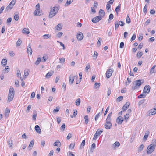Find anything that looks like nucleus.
<instances>
[{
  "label": "nucleus",
  "mask_w": 156,
  "mask_h": 156,
  "mask_svg": "<svg viewBox=\"0 0 156 156\" xmlns=\"http://www.w3.org/2000/svg\"><path fill=\"white\" fill-rule=\"evenodd\" d=\"M101 113L100 112H99V113L98 114H97L96 115L95 117V120L96 121L98 120V118L99 117L100 115H101Z\"/></svg>",
  "instance_id": "nucleus-44"
},
{
  "label": "nucleus",
  "mask_w": 156,
  "mask_h": 156,
  "mask_svg": "<svg viewBox=\"0 0 156 156\" xmlns=\"http://www.w3.org/2000/svg\"><path fill=\"white\" fill-rule=\"evenodd\" d=\"M14 96V91L12 87H10L9 90L7 101L10 102L12 101Z\"/></svg>",
  "instance_id": "nucleus-3"
},
{
  "label": "nucleus",
  "mask_w": 156,
  "mask_h": 156,
  "mask_svg": "<svg viewBox=\"0 0 156 156\" xmlns=\"http://www.w3.org/2000/svg\"><path fill=\"white\" fill-rule=\"evenodd\" d=\"M19 15L18 14H16L14 16V20L16 21H18L19 20Z\"/></svg>",
  "instance_id": "nucleus-46"
},
{
  "label": "nucleus",
  "mask_w": 156,
  "mask_h": 156,
  "mask_svg": "<svg viewBox=\"0 0 156 156\" xmlns=\"http://www.w3.org/2000/svg\"><path fill=\"white\" fill-rule=\"evenodd\" d=\"M111 7V5L109 3H108L106 5V9L108 10H108H109Z\"/></svg>",
  "instance_id": "nucleus-62"
},
{
  "label": "nucleus",
  "mask_w": 156,
  "mask_h": 156,
  "mask_svg": "<svg viewBox=\"0 0 156 156\" xmlns=\"http://www.w3.org/2000/svg\"><path fill=\"white\" fill-rule=\"evenodd\" d=\"M100 86V83H95L94 85V89H98Z\"/></svg>",
  "instance_id": "nucleus-23"
},
{
  "label": "nucleus",
  "mask_w": 156,
  "mask_h": 156,
  "mask_svg": "<svg viewBox=\"0 0 156 156\" xmlns=\"http://www.w3.org/2000/svg\"><path fill=\"white\" fill-rule=\"evenodd\" d=\"M52 75V73L51 72H48L46 75L45 77L47 78H49Z\"/></svg>",
  "instance_id": "nucleus-41"
},
{
  "label": "nucleus",
  "mask_w": 156,
  "mask_h": 156,
  "mask_svg": "<svg viewBox=\"0 0 156 156\" xmlns=\"http://www.w3.org/2000/svg\"><path fill=\"white\" fill-rule=\"evenodd\" d=\"M29 74V72L28 71L25 72L24 74V77H26Z\"/></svg>",
  "instance_id": "nucleus-64"
},
{
  "label": "nucleus",
  "mask_w": 156,
  "mask_h": 156,
  "mask_svg": "<svg viewBox=\"0 0 156 156\" xmlns=\"http://www.w3.org/2000/svg\"><path fill=\"white\" fill-rule=\"evenodd\" d=\"M123 98V97L122 96L119 97L118 98H117V100L119 101L120 102L122 101Z\"/></svg>",
  "instance_id": "nucleus-58"
},
{
  "label": "nucleus",
  "mask_w": 156,
  "mask_h": 156,
  "mask_svg": "<svg viewBox=\"0 0 156 156\" xmlns=\"http://www.w3.org/2000/svg\"><path fill=\"white\" fill-rule=\"evenodd\" d=\"M98 56V53L96 51H94V54L93 55V57L95 59H96L97 58Z\"/></svg>",
  "instance_id": "nucleus-37"
},
{
  "label": "nucleus",
  "mask_w": 156,
  "mask_h": 156,
  "mask_svg": "<svg viewBox=\"0 0 156 156\" xmlns=\"http://www.w3.org/2000/svg\"><path fill=\"white\" fill-rule=\"evenodd\" d=\"M151 87L150 86L148 85H147L144 87L143 90V93L148 94L150 91Z\"/></svg>",
  "instance_id": "nucleus-7"
},
{
  "label": "nucleus",
  "mask_w": 156,
  "mask_h": 156,
  "mask_svg": "<svg viewBox=\"0 0 156 156\" xmlns=\"http://www.w3.org/2000/svg\"><path fill=\"white\" fill-rule=\"evenodd\" d=\"M7 63V60L6 59L3 58L1 61V64L3 66H5Z\"/></svg>",
  "instance_id": "nucleus-21"
},
{
  "label": "nucleus",
  "mask_w": 156,
  "mask_h": 156,
  "mask_svg": "<svg viewBox=\"0 0 156 156\" xmlns=\"http://www.w3.org/2000/svg\"><path fill=\"white\" fill-rule=\"evenodd\" d=\"M63 33L61 32H58L57 34V37L58 38H60L62 35Z\"/></svg>",
  "instance_id": "nucleus-52"
},
{
  "label": "nucleus",
  "mask_w": 156,
  "mask_h": 156,
  "mask_svg": "<svg viewBox=\"0 0 156 156\" xmlns=\"http://www.w3.org/2000/svg\"><path fill=\"white\" fill-rule=\"evenodd\" d=\"M73 1V0H67L66 3L65 4V6H66L69 5Z\"/></svg>",
  "instance_id": "nucleus-29"
},
{
  "label": "nucleus",
  "mask_w": 156,
  "mask_h": 156,
  "mask_svg": "<svg viewBox=\"0 0 156 156\" xmlns=\"http://www.w3.org/2000/svg\"><path fill=\"white\" fill-rule=\"evenodd\" d=\"M9 66H6V67H5V69L4 70H3V71H4V73L5 72H9Z\"/></svg>",
  "instance_id": "nucleus-43"
},
{
  "label": "nucleus",
  "mask_w": 156,
  "mask_h": 156,
  "mask_svg": "<svg viewBox=\"0 0 156 156\" xmlns=\"http://www.w3.org/2000/svg\"><path fill=\"white\" fill-rule=\"evenodd\" d=\"M23 33H26L29 34L30 33L29 30L28 28H24L23 30Z\"/></svg>",
  "instance_id": "nucleus-24"
},
{
  "label": "nucleus",
  "mask_w": 156,
  "mask_h": 156,
  "mask_svg": "<svg viewBox=\"0 0 156 156\" xmlns=\"http://www.w3.org/2000/svg\"><path fill=\"white\" fill-rule=\"evenodd\" d=\"M81 102L80 99L78 98L75 101V104L77 106H79Z\"/></svg>",
  "instance_id": "nucleus-26"
},
{
  "label": "nucleus",
  "mask_w": 156,
  "mask_h": 156,
  "mask_svg": "<svg viewBox=\"0 0 156 156\" xmlns=\"http://www.w3.org/2000/svg\"><path fill=\"white\" fill-rule=\"evenodd\" d=\"M124 43L123 42H122L120 43V48H123L124 46Z\"/></svg>",
  "instance_id": "nucleus-63"
},
{
  "label": "nucleus",
  "mask_w": 156,
  "mask_h": 156,
  "mask_svg": "<svg viewBox=\"0 0 156 156\" xmlns=\"http://www.w3.org/2000/svg\"><path fill=\"white\" fill-rule=\"evenodd\" d=\"M119 27V23L117 21H116L115 22V30H116V29L118 28Z\"/></svg>",
  "instance_id": "nucleus-48"
},
{
  "label": "nucleus",
  "mask_w": 156,
  "mask_h": 156,
  "mask_svg": "<svg viewBox=\"0 0 156 156\" xmlns=\"http://www.w3.org/2000/svg\"><path fill=\"white\" fill-rule=\"evenodd\" d=\"M77 110L76 111H74L73 112V115H70L71 117L72 118H73L74 117H75L77 115Z\"/></svg>",
  "instance_id": "nucleus-49"
},
{
  "label": "nucleus",
  "mask_w": 156,
  "mask_h": 156,
  "mask_svg": "<svg viewBox=\"0 0 156 156\" xmlns=\"http://www.w3.org/2000/svg\"><path fill=\"white\" fill-rule=\"evenodd\" d=\"M112 126V124L111 122H107L106 121V123L104 125L105 127L107 129H109L111 128Z\"/></svg>",
  "instance_id": "nucleus-9"
},
{
  "label": "nucleus",
  "mask_w": 156,
  "mask_h": 156,
  "mask_svg": "<svg viewBox=\"0 0 156 156\" xmlns=\"http://www.w3.org/2000/svg\"><path fill=\"white\" fill-rule=\"evenodd\" d=\"M107 31L108 32V34L109 37H110L112 36V33L111 32V29H109L108 28Z\"/></svg>",
  "instance_id": "nucleus-39"
},
{
  "label": "nucleus",
  "mask_w": 156,
  "mask_h": 156,
  "mask_svg": "<svg viewBox=\"0 0 156 156\" xmlns=\"http://www.w3.org/2000/svg\"><path fill=\"white\" fill-rule=\"evenodd\" d=\"M74 80V76L72 74L70 75L69 77V82H70L72 84Z\"/></svg>",
  "instance_id": "nucleus-22"
},
{
  "label": "nucleus",
  "mask_w": 156,
  "mask_h": 156,
  "mask_svg": "<svg viewBox=\"0 0 156 156\" xmlns=\"http://www.w3.org/2000/svg\"><path fill=\"white\" fill-rule=\"evenodd\" d=\"M126 23L128 24L129 23L131 22L130 19L128 15L126 18Z\"/></svg>",
  "instance_id": "nucleus-35"
},
{
  "label": "nucleus",
  "mask_w": 156,
  "mask_h": 156,
  "mask_svg": "<svg viewBox=\"0 0 156 156\" xmlns=\"http://www.w3.org/2000/svg\"><path fill=\"white\" fill-rule=\"evenodd\" d=\"M114 17V16L112 14H110L109 17L108 21H111L112 20Z\"/></svg>",
  "instance_id": "nucleus-47"
},
{
  "label": "nucleus",
  "mask_w": 156,
  "mask_h": 156,
  "mask_svg": "<svg viewBox=\"0 0 156 156\" xmlns=\"http://www.w3.org/2000/svg\"><path fill=\"white\" fill-rule=\"evenodd\" d=\"M9 145L10 147L12 146L13 144L12 141V140H9L8 141Z\"/></svg>",
  "instance_id": "nucleus-53"
},
{
  "label": "nucleus",
  "mask_w": 156,
  "mask_h": 156,
  "mask_svg": "<svg viewBox=\"0 0 156 156\" xmlns=\"http://www.w3.org/2000/svg\"><path fill=\"white\" fill-rule=\"evenodd\" d=\"M83 34L81 32H79L77 34L76 36V37L77 39L79 40H81L83 39Z\"/></svg>",
  "instance_id": "nucleus-10"
},
{
  "label": "nucleus",
  "mask_w": 156,
  "mask_h": 156,
  "mask_svg": "<svg viewBox=\"0 0 156 156\" xmlns=\"http://www.w3.org/2000/svg\"><path fill=\"white\" fill-rule=\"evenodd\" d=\"M156 113V107L155 108H153L150 110V112L149 113V115L155 114Z\"/></svg>",
  "instance_id": "nucleus-15"
},
{
  "label": "nucleus",
  "mask_w": 156,
  "mask_h": 156,
  "mask_svg": "<svg viewBox=\"0 0 156 156\" xmlns=\"http://www.w3.org/2000/svg\"><path fill=\"white\" fill-rule=\"evenodd\" d=\"M99 14L100 15L99 16L102 17H103L105 16V12L104 10L103 9H100L99 12Z\"/></svg>",
  "instance_id": "nucleus-16"
},
{
  "label": "nucleus",
  "mask_w": 156,
  "mask_h": 156,
  "mask_svg": "<svg viewBox=\"0 0 156 156\" xmlns=\"http://www.w3.org/2000/svg\"><path fill=\"white\" fill-rule=\"evenodd\" d=\"M102 18L101 16H97L92 19L91 21L94 23H96L101 20Z\"/></svg>",
  "instance_id": "nucleus-8"
},
{
  "label": "nucleus",
  "mask_w": 156,
  "mask_h": 156,
  "mask_svg": "<svg viewBox=\"0 0 156 156\" xmlns=\"http://www.w3.org/2000/svg\"><path fill=\"white\" fill-rule=\"evenodd\" d=\"M10 112V110L9 109H8L7 108L6 109L4 115L5 116L6 118L8 117V116H9Z\"/></svg>",
  "instance_id": "nucleus-18"
},
{
  "label": "nucleus",
  "mask_w": 156,
  "mask_h": 156,
  "mask_svg": "<svg viewBox=\"0 0 156 156\" xmlns=\"http://www.w3.org/2000/svg\"><path fill=\"white\" fill-rule=\"evenodd\" d=\"M146 96V95L145 93L141 94L138 96V98H144Z\"/></svg>",
  "instance_id": "nucleus-45"
},
{
  "label": "nucleus",
  "mask_w": 156,
  "mask_h": 156,
  "mask_svg": "<svg viewBox=\"0 0 156 156\" xmlns=\"http://www.w3.org/2000/svg\"><path fill=\"white\" fill-rule=\"evenodd\" d=\"M22 43V41L20 40V39H18L16 42V46H20Z\"/></svg>",
  "instance_id": "nucleus-50"
},
{
  "label": "nucleus",
  "mask_w": 156,
  "mask_h": 156,
  "mask_svg": "<svg viewBox=\"0 0 156 156\" xmlns=\"http://www.w3.org/2000/svg\"><path fill=\"white\" fill-rule=\"evenodd\" d=\"M35 129L36 132L39 133L40 134L41 133V129L39 126L38 125H36L35 127Z\"/></svg>",
  "instance_id": "nucleus-17"
},
{
  "label": "nucleus",
  "mask_w": 156,
  "mask_h": 156,
  "mask_svg": "<svg viewBox=\"0 0 156 156\" xmlns=\"http://www.w3.org/2000/svg\"><path fill=\"white\" fill-rule=\"evenodd\" d=\"M62 25L59 24L57 26L56 29L57 30H60L62 29Z\"/></svg>",
  "instance_id": "nucleus-33"
},
{
  "label": "nucleus",
  "mask_w": 156,
  "mask_h": 156,
  "mask_svg": "<svg viewBox=\"0 0 156 156\" xmlns=\"http://www.w3.org/2000/svg\"><path fill=\"white\" fill-rule=\"evenodd\" d=\"M75 143H71L69 146V148L72 149H73L74 147Z\"/></svg>",
  "instance_id": "nucleus-57"
},
{
  "label": "nucleus",
  "mask_w": 156,
  "mask_h": 156,
  "mask_svg": "<svg viewBox=\"0 0 156 156\" xmlns=\"http://www.w3.org/2000/svg\"><path fill=\"white\" fill-rule=\"evenodd\" d=\"M15 2V0H12L9 5L6 8L5 11H8L11 10L13 7Z\"/></svg>",
  "instance_id": "nucleus-5"
},
{
  "label": "nucleus",
  "mask_w": 156,
  "mask_h": 156,
  "mask_svg": "<svg viewBox=\"0 0 156 156\" xmlns=\"http://www.w3.org/2000/svg\"><path fill=\"white\" fill-rule=\"evenodd\" d=\"M65 127V124L64 123L61 126L60 128L61 129H62V131H63L64 130Z\"/></svg>",
  "instance_id": "nucleus-56"
},
{
  "label": "nucleus",
  "mask_w": 156,
  "mask_h": 156,
  "mask_svg": "<svg viewBox=\"0 0 156 156\" xmlns=\"http://www.w3.org/2000/svg\"><path fill=\"white\" fill-rule=\"evenodd\" d=\"M103 132V129L102 130H101L100 131H98V130L96 132L95 134L99 136Z\"/></svg>",
  "instance_id": "nucleus-38"
},
{
  "label": "nucleus",
  "mask_w": 156,
  "mask_h": 156,
  "mask_svg": "<svg viewBox=\"0 0 156 156\" xmlns=\"http://www.w3.org/2000/svg\"><path fill=\"white\" fill-rule=\"evenodd\" d=\"M84 119H85V123L86 124H87L88 123L89 121L88 117L87 115H86L84 117Z\"/></svg>",
  "instance_id": "nucleus-28"
},
{
  "label": "nucleus",
  "mask_w": 156,
  "mask_h": 156,
  "mask_svg": "<svg viewBox=\"0 0 156 156\" xmlns=\"http://www.w3.org/2000/svg\"><path fill=\"white\" fill-rule=\"evenodd\" d=\"M145 101L144 99H143L142 100H140L139 101L138 103V105L139 106H140L141 104H143Z\"/></svg>",
  "instance_id": "nucleus-60"
},
{
  "label": "nucleus",
  "mask_w": 156,
  "mask_h": 156,
  "mask_svg": "<svg viewBox=\"0 0 156 156\" xmlns=\"http://www.w3.org/2000/svg\"><path fill=\"white\" fill-rule=\"evenodd\" d=\"M119 25L121 26H123L125 24V23L124 22L120 21L119 22Z\"/></svg>",
  "instance_id": "nucleus-61"
},
{
  "label": "nucleus",
  "mask_w": 156,
  "mask_h": 156,
  "mask_svg": "<svg viewBox=\"0 0 156 156\" xmlns=\"http://www.w3.org/2000/svg\"><path fill=\"white\" fill-rule=\"evenodd\" d=\"M147 5L146 4L143 9V12L144 13H146L147 12Z\"/></svg>",
  "instance_id": "nucleus-36"
},
{
  "label": "nucleus",
  "mask_w": 156,
  "mask_h": 156,
  "mask_svg": "<svg viewBox=\"0 0 156 156\" xmlns=\"http://www.w3.org/2000/svg\"><path fill=\"white\" fill-rule=\"evenodd\" d=\"M43 38L44 39H47L51 37V35L49 34H45L42 36Z\"/></svg>",
  "instance_id": "nucleus-27"
},
{
  "label": "nucleus",
  "mask_w": 156,
  "mask_h": 156,
  "mask_svg": "<svg viewBox=\"0 0 156 156\" xmlns=\"http://www.w3.org/2000/svg\"><path fill=\"white\" fill-rule=\"evenodd\" d=\"M143 82H141L140 80H137L135 81V85L133 86L132 88L133 90H135L139 88Z\"/></svg>",
  "instance_id": "nucleus-4"
},
{
  "label": "nucleus",
  "mask_w": 156,
  "mask_h": 156,
  "mask_svg": "<svg viewBox=\"0 0 156 156\" xmlns=\"http://www.w3.org/2000/svg\"><path fill=\"white\" fill-rule=\"evenodd\" d=\"M156 146V140H153L152 142L147 148V152L148 154H151L154 150Z\"/></svg>",
  "instance_id": "nucleus-1"
},
{
  "label": "nucleus",
  "mask_w": 156,
  "mask_h": 156,
  "mask_svg": "<svg viewBox=\"0 0 156 156\" xmlns=\"http://www.w3.org/2000/svg\"><path fill=\"white\" fill-rule=\"evenodd\" d=\"M121 8V4L119 5L118 6H117L115 9V11L117 13H118V12L120 11V9Z\"/></svg>",
  "instance_id": "nucleus-34"
},
{
  "label": "nucleus",
  "mask_w": 156,
  "mask_h": 156,
  "mask_svg": "<svg viewBox=\"0 0 156 156\" xmlns=\"http://www.w3.org/2000/svg\"><path fill=\"white\" fill-rule=\"evenodd\" d=\"M129 117V113L126 114L124 116V119L125 120L127 119Z\"/></svg>",
  "instance_id": "nucleus-59"
},
{
  "label": "nucleus",
  "mask_w": 156,
  "mask_h": 156,
  "mask_svg": "<svg viewBox=\"0 0 156 156\" xmlns=\"http://www.w3.org/2000/svg\"><path fill=\"white\" fill-rule=\"evenodd\" d=\"M85 140H83L81 143V145L80 146V147L82 148L85 145Z\"/></svg>",
  "instance_id": "nucleus-40"
},
{
  "label": "nucleus",
  "mask_w": 156,
  "mask_h": 156,
  "mask_svg": "<svg viewBox=\"0 0 156 156\" xmlns=\"http://www.w3.org/2000/svg\"><path fill=\"white\" fill-rule=\"evenodd\" d=\"M34 141L33 140H31L30 142V144L29 146V147L30 148V150L31 149V148L33 147L34 144Z\"/></svg>",
  "instance_id": "nucleus-31"
},
{
  "label": "nucleus",
  "mask_w": 156,
  "mask_h": 156,
  "mask_svg": "<svg viewBox=\"0 0 156 156\" xmlns=\"http://www.w3.org/2000/svg\"><path fill=\"white\" fill-rule=\"evenodd\" d=\"M60 109V107L58 106L56 107V109H55L53 110V112L54 113H56L59 111Z\"/></svg>",
  "instance_id": "nucleus-42"
},
{
  "label": "nucleus",
  "mask_w": 156,
  "mask_h": 156,
  "mask_svg": "<svg viewBox=\"0 0 156 156\" xmlns=\"http://www.w3.org/2000/svg\"><path fill=\"white\" fill-rule=\"evenodd\" d=\"M102 39L101 38H99L97 42V45L100 46L101 44Z\"/></svg>",
  "instance_id": "nucleus-51"
},
{
  "label": "nucleus",
  "mask_w": 156,
  "mask_h": 156,
  "mask_svg": "<svg viewBox=\"0 0 156 156\" xmlns=\"http://www.w3.org/2000/svg\"><path fill=\"white\" fill-rule=\"evenodd\" d=\"M53 145L54 146H57L58 147H60L61 145V144L60 142L59 141H56L53 144Z\"/></svg>",
  "instance_id": "nucleus-20"
},
{
  "label": "nucleus",
  "mask_w": 156,
  "mask_h": 156,
  "mask_svg": "<svg viewBox=\"0 0 156 156\" xmlns=\"http://www.w3.org/2000/svg\"><path fill=\"white\" fill-rule=\"evenodd\" d=\"M59 7L58 6H55L50 11L49 15V18H51L54 17L58 12Z\"/></svg>",
  "instance_id": "nucleus-2"
},
{
  "label": "nucleus",
  "mask_w": 156,
  "mask_h": 156,
  "mask_svg": "<svg viewBox=\"0 0 156 156\" xmlns=\"http://www.w3.org/2000/svg\"><path fill=\"white\" fill-rule=\"evenodd\" d=\"M17 76L18 77L21 76L20 72L19 70H18L17 71Z\"/></svg>",
  "instance_id": "nucleus-54"
},
{
  "label": "nucleus",
  "mask_w": 156,
  "mask_h": 156,
  "mask_svg": "<svg viewBox=\"0 0 156 156\" xmlns=\"http://www.w3.org/2000/svg\"><path fill=\"white\" fill-rule=\"evenodd\" d=\"M113 71L114 70L113 68H110L108 69L106 73V77L108 78H110Z\"/></svg>",
  "instance_id": "nucleus-6"
},
{
  "label": "nucleus",
  "mask_w": 156,
  "mask_h": 156,
  "mask_svg": "<svg viewBox=\"0 0 156 156\" xmlns=\"http://www.w3.org/2000/svg\"><path fill=\"white\" fill-rule=\"evenodd\" d=\"M144 148V145L142 144H141L139 147L138 150L140 151H141L142 150L143 148Z\"/></svg>",
  "instance_id": "nucleus-55"
},
{
  "label": "nucleus",
  "mask_w": 156,
  "mask_h": 156,
  "mask_svg": "<svg viewBox=\"0 0 156 156\" xmlns=\"http://www.w3.org/2000/svg\"><path fill=\"white\" fill-rule=\"evenodd\" d=\"M27 51L28 53H30V55H31L32 52V50L30 44H28V46Z\"/></svg>",
  "instance_id": "nucleus-14"
},
{
  "label": "nucleus",
  "mask_w": 156,
  "mask_h": 156,
  "mask_svg": "<svg viewBox=\"0 0 156 156\" xmlns=\"http://www.w3.org/2000/svg\"><path fill=\"white\" fill-rule=\"evenodd\" d=\"M130 103L129 102H127L123 106L122 108V109L123 111H126L127 108L129 107V105H130Z\"/></svg>",
  "instance_id": "nucleus-12"
},
{
  "label": "nucleus",
  "mask_w": 156,
  "mask_h": 156,
  "mask_svg": "<svg viewBox=\"0 0 156 156\" xmlns=\"http://www.w3.org/2000/svg\"><path fill=\"white\" fill-rule=\"evenodd\" d=\"M123 120V118L121 116H119L116 119V122L118 124H122Z\"/></svg>",
  "instance_id": "nucleus-11"
},
{
  "label": "nucleus",
  "mask_w": 156,
  "mask_h": 156,
  "mask_svg": "<svg viewBox=\"0 0 156 156\" xmlns=\"http://www.w3.org/2000/svg\"><path fill=\"white\" fill-rule=\"evenodd\" d=\"M156 66V65H154L152 67L151 69L150 72L151 74H152V73L154 72V69H155Z\"/></svg>",
  "instance_id": "nucleus-32"
},
{
  "label": "nucleus",
  "mask_w": 156,
  "mask_h": 156,
  "mask_svg": "<svg viewBox=\"0 0 156 156\" xmlns=\"http://www.w3.org/2000/svg\"><path fill=\"white\" fill-rule=\"evenodd\" d=\"M120 145V143L118 141L115 142L112 144V147L114 149H116Z\"/></svg>",
  "instance_id": "nucleus-13"
},
{
  "label": "nucleus",
  "mask_w": 156,
  "mask_h": 156,
  "mask_svg": "<svg viewBox=\"0 0 156 156\" xmlns=\"http://www.w3.org/2000/svg\"><path fill=\"white\" fill-rule=\"evenodd\" d=\"M37 115V112L35 111H33V113L32 115L33 120H35L36 119V117Z\"/></svg>",
  "instance_id": "nucleus-19"
},
{
  "label": "nucleus",
  "mask_w": 156,
  "mask_h": 156,
  "mask_svg": "<svg viewBox=\"0 0 156 156\" xmlns=\"http://www.w3.org/2000/svg\"><path fill=\"white\" fill-rule=\"evenodd\" d=\"M39 10H35L34 12V15H41L40 12Z\"/></svg>",
  "instance_id": "nucleus-30"
},
{
  "label": "nucleus",
  "mask_w": 156,
  "mask_h": 156,
  "mask_svg": "<svg viewBox=\"0 0 156 156\" xmlns=\"http://www.w3.org/2000/svg\"><path fill=\"white\" fill-rule=\"evenodd\" d=\"M41 58L40 57L37 58L36 61L35 62V64L36 65H38L40 63L41 61Z\"/></svg>",
  "instance_id": "nucleus-25"
}]
</instances>
